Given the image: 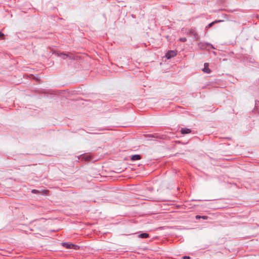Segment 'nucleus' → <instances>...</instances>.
<instances>
[{
	"instance_id": "1",
	"label": "nucleus",
	"mask_w": 259,
	"mask_h": 259,
	"mask_svg": "<svg viewBox=\"0 0 259 259\" xmlns=\"http://www.w3.org/2000/svg\"><path fill=\"white\" fill-rule=\"evenodd\" d=\"M62 245L66 247V248L71 249L73 248L74 249H78L79 248L78 246L76 245H74L72 243H63Z\"/></svg>"
},
{
	"instance_id": "2",
	"label": "nucleus",
	"mask_w": 259,
	"mask_h": 259,
	"mask_svg": "<svg viewBox=\"0 0 259 259\" xmlns=\"http://www.w3.org/2000/svg\"><path fill=\"white\" fill-rule=\"evenodd\" d=\"M177 55V52L175 51H169L165 55V57L168 59H170L172 57L176 56Z\"/></svg>"
},
{
	"instance_id": "3",
	"label": "nucleus",
	"mask_w": 259,
	"mask_h": 259,
	"mask_svg": "<svg viewBox=\"0 0 259 259\" xmlns=\"http://www.w3.org/2000/svg\"><path fill=\"white\" fill-rule=\"evenodd\" d=\"M81 159L84 161H88L92 159V156L90 154H84L81 156Z\"/></svg>"
},
{
	"instance_id": "4",
	"label": "nucleus",
	"mask_w": 259,
	"mask_h": 259,
	"mask_svg": "<svg viewBox=\"0 0 259 259\" xmlns=\"http://www.w3.org/2000/svg\"><path fill=\"white\" fill-rule=\"evenodd\" d=\"M181 133L183 135L188 134L191 133V130L189 128L184 127L181 129Z\"/></svg>"
},
{
	"instance_id": "5",
	"label": "nucleus",
	"mask_w": 259,
	"mask_h": 259,
	"mask_svg": "<svg viewBox=\"0 0 259 259\" xmlns=\"http://www.w3.org/2000/svg\"><path fill=\"white\" fill-rule=\"evenodd\" d=\"M209 64L207 63H205L204 65V68L203 69V71L206 73H209L211 72V70L208 68Z\"/></svg>"
},
{
	"instance_id": "6",
	"label": "nucleus",
	"mask_w": 259,
	"mask_h": 259,
	"mask_svg": "<svg viewBox=\"0 0 259 259\" xmlns=\"http://www.w3.org/2000/svg\"><path fill=\"white\" fill-rule=\"evenodd\" d=\"M141 159V156L140 155H134L131 156V159L133 161L138 160Z\"/></svg>"
},
{
	"instance_id": "7",
	"label": "nucleus",
	"mask_w": 259,
	"mask_h": 259,
	"mask_svg": "<svg viewBox=\"0 0 259 259\" xmlns=\"http://www.w3.org/2000/svg\"><path fill=\"white\" fill-rule=\"evenodd\" d=\"M139 237L142 238H146L149 237V234L146 233H143L139 235Z\"/></svg>"
},
{
	"instance_id": "8",
	"label": "nucleus",
	"mask_w": 259,
	"mask_h": 259,
	"mask_svg": "<svg viewBox=\"0 0 259 259\" xmlns=\"http://www.w3.org/2000/svg\"><path fill=\"white\" fill-rule=\"evenodd\" d=\"M190 34L191 36H194L195 37L197 35V33L195 31H191Z\"/></svg>"
},
{
	"instance_id": "9",
	"label": "nucleus",
	"mask_w": 259,
	"mask_h": 259,
	"mask_svg": "<svg viewBox=\"0 0 259 259\" xmlns=\"http://www.w3.org/2000/svg\"><path fill=\"white\" fill-rule=\"evenodd\" d=\"M31 192L32 193H34V194H37V193H39V191L37 190H35V189H33L31 191Z\"/></svg>"
},
{
	"instance_id": "10",
	"label": "nucleus",
	"mask_w": 259,
	"mask_h": 259,
	"mask_svg": "<svg viewBox=\"0 0 259 259\" xmlns=\"http://www.w3.org/2000/svg\"><path fill=\"white\" fill-rule=\"evenodd\" d=\"M180 40L182 42H185L187 40L186 37L180 38Z\"/></svg>"
},
{
	"instance_id": "11",
	"label": "nucleus",
	"mask_w": 259,
	"mask_h": 259,
	"mask_svg": "<svg viewBox=\"0 0 259 259\" xmlns=\"http://www.w3.org/2000/svg\"><path fill=\"white\" fill-rule=\"evenodd\" d=\"M4 34L0 31V38L1 39H4Z\"/></svg>"
},
{
	"instance_id": "12",
	"label": "nucleus",
	"mask_w": 259,
	"mask_h": 259,
	"mask_svg": "<svg viewBox=\"0 0 259 259\" xmlns=\"http://www.w3.org/2000/svg\"><path fill=\"white\" fill-rule=\"evenodd\" d=\"M42 194H46V195H47V194H48V193H49V191H48V190H44V191H42Z\"/></svg>"
},
{
	"instance_id": "13",
	"label": "nucleus",
	"mask_w": 259,
	"mask_h": 259,
	"mask_svg": "<svg viewBox=\"0 0 259 259\" xmlns=\"http://www.w3.org/2000/svg\"><path fill=\"white\" fill-rule=\"evenodd\" d=\"M201 218H202L204 220H206V219H207L208 217L206 215H203V216H201Z\"/></svg>"
},
{
	"instance_id": "14",
	"label": "nucleus",
	"mask_w": 259,
	"mask_h": 259,
	"mask_svg": "<svg viewBox=\"0 0 259 259\" xmlns=\"http://www.w3.org/2000/svg\"><path fill=\"white\" fill-rule=\"evenodd\" d=\"M214 23H215V22H213L210 23V24H209V25H208V27H211V26L213 25V24H214Z\"/></svg>"
},
{
	"instance_id": "15",
	"label": "nucleus",
	"mask_w": 259,
	"mask_h": 259,
	"mask_svg": "<svg viewBox=\"0 0 259 259\" xmlns=\"http://www.w3.org/2000/svg\"><path fill=\"white\" fill-rule=\"evenodd\" d=\"M183 258L184 259H190V257L189 256H184L183 257Z\"/></svg>"
},
{
	"instance_id": "16",
	"label": "nucleus",
	"mask_w": 259,
	"mask_h": 259,
	"mask_svg": "<svg viewBox=\"0 0 259 259\" xmlns=\"http://www.w3.org/2000/svg\"><path fill=\"white\" fill-rule=\"evenodd\" d=\"M200 218H201V216L200 215H197L196 216V219H200Z\"/></svg>"
},
{
	"instance_id": "17",
	"label": "nucleus",
	"mask_w": 259,
	"mask_h": 259,
	"mask_svg": "<svg viewBox=\"0 0 259 259\" xmlns=\"http://www.w3.org/2000/svg\"><path fill=\"white\" fill-rule=\"evenodd\" d=\"M67 56L66 55V54H63L62 55V57L65 59V57H67Z\"/></svg>"
}]
</instances>
